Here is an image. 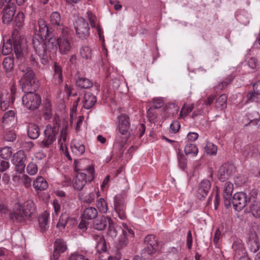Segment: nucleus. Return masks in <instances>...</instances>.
<instances>
[{
  "instance_id": "1",
  "label": "nucleus",
  "mask_w": 260,
  "mask_h": 260,
  "mask_svg": "<svg viewBox=\"0 0 260 260\" xmlns=\"http://www.w3.org/2000/svg\"><path fill=\"white\" fill-rule=\"evenodd\" d=\"M36 30L38 28V34L36 35L32 38V43L34 48H36L40 54L44 55V44L42 41L46 39L49 36V28L46 22L42 18L38 20L37 25L35 27Z\"/></svg>"
},
{
  "instance_id": "2",
  "label": "nucleus",
  "mask_w": 260,
  "mask_h": 260,
  "mask_svg": "<svg viewBox=\"0 0 260 260\" xmlns=\"http://www.w3.org/2000/svg\"><path fill=\"white\" fill-rule=\"evenodd\" d=\"M60 126L58 117L54 118L53 123L46 125L44 132V138L39 145L41 148H49L56 141Z\"/></svg>"
},
{
  "instance_id": "3",
  "label": "nucleus",
  "mask_w": 260,
  "mask_h": 260,
  "mask_svg": "<svg viewBox=\"0 0 260 260\" xmlns=\"http://www.w3.org/2000/svg\"><path fill=\"white\" fill-rule=\"evenodd\" d=\"M61 34L57 38V45L61 54H68L72 49V42L70 39L69 29L67 27L61 28Z\"/></svg>"
},
{
  "instance_id": "4",
  "label": "nucleus",
  "mask_w": 260,
  "mask_h": 260,
  "mask_svg": "<svg viewBox=\"0 0 260 260\" xmlns=\"http://www.w3.org/2000/svg\"><path fill=\"white\" fill-rule=\"evenodd\" d=\"M17 95L15 84L13 83L10 87V93L5 92L0 94V107L2 110L5 111L12 104Z\"/></svg>"
},
{
  "instance_id": "5",
  "label": "nucleus",
  "mask_w": 260,
  "mask_h": 260,
  "mask_svg": "<svg viewBox=\"0 0 260 260\" xmlns=\"http://www.w3.org/2000/svg\"><path fill=\"white\" fill-rule=\"evenodd\" d=\"M22 100L23 104L29 110L37 109L41 104V98L40 95L35 92L25 93L22 96Z\"/></svg>"
},
{
  "instance_id": "6",
  "label": "nucleus",
  "mask_w": 260,
  "mask_h": 260,
  "mask_svg": "<svg viewBox=\"0 0 260 260\" xmlns=\"http://www.w3.org/2000/svg\"><path fill=\"white\" fill-rule=\"evenodd\" d=\"M45 42L44 40L42 41V43L44 44V55L40 54L36 48H34L36 53L38 54V57H39L41 62L43 64H46L47 63L48 59L47 55V51L49 52L54 51L57 49V39L56 40L54 38H50L47 40L45 39Z\"/></svg>"
},
{
  "instance_id": "7",
  "label": "nucleus",
  "mask_w": 260,
  "mask_h": 260,
  "mask_svg": "<svg viewBox=\"0 0 260 260\" xmlns=\"http://www.w3.org/2000/svg\"><path fill=\"white\" fill-rule=\"evenodd\" d=\"M28 204L26 206L18 205L16 210L11 213V218L17 222H22L29 218L32 212L28 208Z\"/></svg>"
},
{
  "instance_id": "8",
  "label": "nucleus",
  "mask_w": 260,
  "mask_h": 260,
  "mask_svg": "<svg viewBox=\"0 0 260 260\" xmlns=\"http://www.w3.org/2000/svg\"><path fill=\"white\" fill-rule=\"evenodd\" d=\"M76 35L78 37L84 39L89 35V27L87 21L83 17L78 18L74 23Z\"/></svg>"
},
{
  "instance_id": "9",
  "label": "nucleus",
  "mask_w": 260,
  "mask_h": 260,
  "mask_svg": "<svg viewBox=\"0 0 260 260\" xmlns=\"http://www.w3.org/2000/svg\"><path fill=\"white\" fill-rule=\"evenodd\" d=\"M12 45H10V47H6L4 45L3 48V53L5 54L11 53L12 50V45L13 46V50L15 53V55L18 59L21 58L22 56V49L21 46V41L19 37H15V32L12 34Z\"/></svg>"
},
{
  "instance_id": "10",
  "label": "nucleus",
  "mask_w": 260,
  "mask_h": 260,
  "mask_svg": "<svg viewBox=\"0 0 260 260\" xmlns=\"http://www.w3.org/2000/svg\"><path fill=\"white\" fill-rule=\"evenodd\" d=\"M235 167L230 163L226 162L223 164L219 169L217 177L219 180L222 182L232 177L236 172Z\"/></svg>"
},
{
  "instance_id": "11",
  "label": "nucleus",
  "mask_w": 260,
  "mask_h": 260,
  "mask_svg": "<svg viewBox=\"0 0 260 260\" xmlns=\"http://www.w3.org/2000/svg\"><path fill=\"white\" fill-rule=\"evenodd\" d=\"M248 199L247 194L244 192L235 193L232 200L234 209L238 211L242 210L246 206Z\"/></svg>"
},
{
  "instance_id": "12",
  "label": "nucleus",
  "mask_w": 260,
  "mask_h": 260,
  "mask_svg": "<svg viewBox=\"0 0 260 260\" xmlns=\"http://www.w3.org/2000/svg\"><path fill=\"white\" fill-rule=\"evenodd\" d=\"M26 156L25 152L19 150L13 155V164L16 166V171L22 173L24 171Z\"/></svg>"
},
{
  "instance_id": "13",
  "label": "nucleus",
  "mask_w": 260,
  "mask_h": 260,
  "mask_svg": "<svg viewBox=\"0 0 260 260\" xmlns=\"http://www.w3.org/2000/svg\"><path fill=\"white\" fill-rule=\"evenodd\" d=\"M125 209V204L122 197L116 196L114 198V209L121 219H125L126 217Z\"/></svg>"
},
{
  "instance_id": "14",
  "label": "nucleus",
  "mask_w": 260,
  "mask_h": 260,
  "mask_svg": "<svg viewBox=\"0 0 260 260\" xmlns=\"http://www.w3.org/2000/svg\"><path fill=\"white\" fill-rule=\"evenodd\" d=\"M22 89L24 92L28 93L35 92L36 87L35 86V74L28 77H22L21 79Z\"/></svg>"
},
{
  "instance_id": "15",
  "label": "nucleus",
  "mask_w": 260,
  "mask_h": 260,
  "mask_svg": "<svg viewBox=\"0 0 260 260\" xmlns=\"http://www.w3.org/2000/svg\"><path fill=\"white\" fill-rule=\"evenodd\" d=\"M67 249L66 242L62 239L56 240L54 244V251L53 257L54 260H57L60 254L63 253Z\"/></svg>"
},
{
  "instance_id": "16",
  "label": "nucleus",
  "mask_w": 260,
  "mask_h": 260,
  "mask_svg": "<svg viewBox=\"0 0 260 260\" xmlns=\"http://www.w3.org/2000/svg\"><path fill=\"white\" fill-rule=\"evenodd\" d=\"M211 186V182L208 179H204L201 182L198 190V197L200 200L207 195L210 190Z\"/></svg>"
},
{
  "instance_id": "17",
  "label": "nucleus",
  "mask_w": 260,
  "mask_h": 260,
  "mask_svg": "<svg viewBox=\"0 0 260 260\" xmlns=\"http://www.w3.org/2000/svg\"><path fill=\"white\" fill-rule=\"evenodd\" d=\"M130 127L129 118L125 114H121L119 117V131L122 135H126Z\"/></svg>"
},
{
  "instance_id": "18",
  "label": "nucleus",
  "mask_w": 260,
  "mask_h": 260,
  "mask_svg": "<svg viewBox=\"0 0 260 260\" xmlns=\"http://www.w3.org/2000/svg\"><path fill=\"white\" fill-rule=\"evenodd\" d=\"M234 189L233 183L230 182H226L223 187V200L225 206L228 207L231 204L232 193Z\"/></svg>"
},
{
  "instance_id": "19",
  "label": "nucleus",
  "mask_w": 260,
  "mask_h": 260,
  "mask_svg": "<svg viewBox=\"0 0 260 260\" xmlns=\"http://www.w3.org/2000/svg\"><path fill=\"white\" fill-rule=\"evenodd\" d=\"M253 88V92H249L247 93V99L249 101L260 103V81L254 84Z\"/></svg>"
},
{
  "instance_id": "20",
  "label": "nucleus",
  "mask_w": 260,
  "mask_h": 260,
  "mask_svg": "<svg viewBox=\"0 0 260 260\" xmlns=\"http://www.w3.org/2000/svg\"><path fill=\"white\" fill-rule=\"evenodd\" d=\"M96 102V98L89 92L85 93L82 101L83 106L86 109L91 108Z\"/></svg>"
},
{
  "instance_id": "21",
  "label": "nucleus",
  "mask_w": 260,
  "mask_h": 260,
  "mask_svg": "<svg viewBox=\"0 0 260 260\" xmlns=\"http://www.w3.org/2000/svg\"><path fill=\"white\" fill-rule=\"evenodd\" d=\"M249 202L250 203L249 208L253 216L256 218L260 217V202L255 197L249 198Z\"/></svg>"
},
{
  "instance_id": "22",
  "label": "nucleus",
  "mask_w": 260,
  "mask_h": 260,
  "mask_svg": "<svg viewBox=\"0 0 260 260\" xmlns=\"http://www.w3.org/2000/svg\"><path fill=\"white\" fill-rule=\"evenodd\" d=\"M53 81L55 84L59 85L63 81L62 68L57 63L55 62L53 65Z\"/></svg>"
},
{
  "instance_id": "23",
  "label": "nucleus",
  "mask_w": 260,
  "mask_h": 260,
  "mask_svg": "<svg viewBox=\"0 0 260 260\" xmlns=\"http://www.w3.org/2000/svg\"><path fill=\"white\" fill-rule=\"evenodd\" d=\"M15 14V8L13 6H8L3 11V22L9 24L13 19Z\"/></svg>"
},
{
  "instance_id": "24",
  "label": "nucleus",
  "mask_w": 260,
  "mask_h": 260,
  "mask_svg": "<svg viewBox=\"0 0 260 260\" xmlns=\"http://www.w3.org/2000/svg\"><path fill=\"white\" fill-rule=\"evenodd\" d=\"M15 122V112L13 110H9L3 116V125L6 128H10Z\"/></svg>"
},
{
  "instance_id": "25",
  "label": "nucleus",
  "mask_w": 260,
  "mask_h": 260,
  "mask_svg": "<svg viewBox=\"0 0 260 260\" xmlns=\"http://www.w3.org/2000/svg\"><path fill=\"white\" fill-rule=\"evenodd\" d=\"M87 175L84 173H78L76 176L74 187L77 190H81L87 182Z\"/></svg>"
},
{
  "instance_id": "26",
  "label": "nucleus",
  "mask_w": 260,
  "mask_h": 260,
  "mask_svg": "<svg viewBox=\"0 0 260 260\" xmlns=\"http://www.w3.org/2000/svg\"><path fill=\"white\" fill-rule=\"evenodd\" d=\"M98 213L96 209L93 207L86 208L82 214V217L84 219L91 220L95 218Z\"/></svg>"
},
{
  "instance_id": "27",
  "label": "nucleus",
  "mask_w": 260,
  "mask_h": 260,
  "mask_svg": "<svg viewBox=\"0 0 260 260\" xmlns=\"http://www.w3.org/2000/svg\"><path fill=\"white\" fill-rule=\"evenodd\" d=\"M48 186L46 180L42 176L38 177L33 182V187L36 190H44Z\"/></svg>"
},
{
  "instance_id": "28",
  "label": "nucleus",
  "mask_w": 260,
  "mask_h": 260,
  "mask_svg": "<svg viewBox=\"0 0 260 260\" xmlns=\"http://www.w3.org/2000/svg\"><path fill=\"white\" fill-rule=\"evenodd\" d=\"M28 136L31 139H36L40 135V129L38 125L29 123L27 129Z\"/></svg>"
},
{
  "instance_id": "29",
  "label": "nucleus",
  "mask_w": 260,
  "mask_h": 260,
  "mask_svg": "<svg viewBox=\"0 0 260 260\" xmlns=\"http://www.w3.org/2000/svg\"><path fill=\"white\" fill-rule=\"evenodd\" d=\"M50 22L53 27H63L61 19L60 14L58 12L55 11L51 13L50 16Z\"/></svg>"
},
{
  "instance_id": "30",
  "label": "nucleus",
  "mask_w": 260,
  "mask_h": 260,
  "mask_svg": "<svg viewBox=\"0 0 260 260\" xmlns=\"http://www.w3.org/2000/svg\"><path fill=\"white\" fill-rule=\"evenodd\" d=\"M76 85L80 88H89L92 86L93 83L89 79L80 77L76 80Z\"/></svg>"
},
{
  "instance_id": "31",
  "label": "nucleus",
  "mask_w": 260,
  "mask_h": 260,
  "mask_svg": "<svg viewBox=\"0 0 260 260\" xmlns=\"http://www.w3.org/2000/svg\"><path fill=\"white\" fill-rule=\"evenodd\" d=\"M109 222V219L105 217H102L100 219H97L94 221L93 228L99 231H102L105 229L108 223Z\"/></svg>"
},
{
  "instance_id": "32",
  "label": "nucleus",
  "mask_w": 260,
  "mask_h": 260,
  "mask_svg": "<svg viewBox=\"0 0 260 260\" xmlns=\"http://www.w3.org/2000/svg\"><path fill=\"white\" fill-rule=\"evenodd\" d=\"M72 152L77 155H81L85 152V147L83 144L79 142H73L71 146Z\"/></svg>"
},
{
  "instance_id": "33",
  "label": "nucleus",
  "mask_w": 260,
  "mask_h": 260,
  "mask_svg": "<svg viewBox=\"0 0 260 260\" xmlns=\"http://www.w3.org/2000/svg\"><path fill=\"white\" fill-rule=\"evenodd\" d=\"M79 197L82 202L88 204L92 203L95 199V194L93 192L85 193L83 192H80L79 193Z\"/></svg>"
},
{
  "instance_id": "34",
  "label": "nucleus",
  "mask_w": 260,
  "mask_h": 260,
  "mask_svg": "<svg viewBox=\"0 0 260 260\" xmlns=\"http://www.w3.org/2000/svg\"><path fill=\"white\" fill-rule=\"evenodd\" d=\"M48 215L45 213L40 216L38 218L39 227L42 232L45 231L47 229Z\"/></svg>"
},
{
  "instance_id": "35",
  "label": "nucleus",
  "mask_w": 260,
  "mask_h": 260,
  "mask_svg": "<svg viewBox=\"0 0 260 260\" xmlns=\"http://www.w3.org/2000/svg\"><path fill=\"white\" fill-rule=\"evenodd\" d=\"M226 95L222 94L216 100L215 103V106L217 109L222 110L226 107Z\"/></svg>"
},
{
  "instance_id": "36",
  "label": "nucleus",
  "mask_w": 260,
  "mask_h": 260,
  "mask_svg": "<svg viewBox=\"0 0 260 260\" xmlns=\"http://www.w3.org/2000/svg\"><path fill=\"white\" fill-rule=\"evenodd\" d=\"M133 237H129L128 235H125V234H122L120 236L116 244V248L117 249H121L126 247L128 243V239Z\"/></svg>"
},
{
  "instance_id": "37",
  "label": "nucleus",
  "mask_w": 260,
  "mask_h": 260,
  "mask_svg": "<svg viewBox=\"0 0 260 260\" xmlns=\"http://www.w3.org/2000/svg\"><path fill=\"white\" fill-rule=\"evenodd\" d=\"M158 247H154L147 245V247L144 248L141 252L142 257L144 258H149V256L154 253Z\"/></svg>"
},
{
  "instance_id": "38",
  "label": "nucleus",
  "mask_w": 260,
  "mask_h": 260,
  "mask_svg": "<svg viewBox=\"0 0 260 260\" xmlns=\"http://www.w3.org/2000/svg\"><path fill=\"white\" fill-rule=\"evenodd\" d=\"M12 148L10 147H4L0 149V156L2 158L7 160L12 156Z\"/></svg>"
},
{
  "instance_id": "39",
  "label": "nucleus",
  "mask_w": 260,
  "mask_h": 260,
  "mask_svg": "<svg viewBox=\"0 0 260 260\" xmlns=\"http://www.w3.org/2000/svg\"><path fill=\"white\" fill-rule=\"evenodd\" d=\"M184 152L186 155L193 154L197 155L198 153V149L194 144H187L184 147Z\"/></svg>"
},
{
  "instance_id": "40",
  "label": "nucleus",
  "mask_w": 260,
  "mask_h": 260,
  "mask_svg": "<svg viewBox=\"0 0 260 260\" xmlns=\"http://www.w3.org/2000/svg\"><path fill=\"white\" fill-rule=\"evenodd\" d=\"M80 54L83 58L86 59H91L92 51L88 46H83L80 49Z\"/></svg>"
},
{
  "instance_id": "41",
  "label": "nucleus",
  "mask_w": 260,
  "mask_h": 260,
  "mask_svg": "<svg viewBox=\"0 0 260 260\" xmlns=\"http://www.w3.org/2000/svg\"><path fill=\"white\" fill-rule=\"evenodd\" d=\"M19 71L22 73V77H28L35 74L31 69L25 66L24 64L19 65Z\"/></svg>"
},
{
  "instance_id": "42",
  "label": "nucleus",
  "mask_w": 260,
  "mask_h": 260,
  "mask_svg": "<svg viewBox=\"0 0 260 260\" xmlns=\"http://www.w3.org/2000/svg\"><path fill=\"white\" fill-rule=\"evenodd\" d=\"M194 108L193 104H184L180 113V118H183L190 113Z\"/></svg>"
},
{
  "instance_id": "43",
  "label": "nucleus",
  "mask_w": 260,
  "mask_h": 260,
  "mask_svg": "<svg viewBox=\"0 0 260 260\" xmlns=\"http://www.w3.org/2000/svg\"><path fill=\"white\" fill-rule=\"evenodd\" d=\"M256 114L257 117L255 118H254V116L251 114L247 115L245 117V120L249 121L248 123L245 124V125L248 126L251 125H256L260 120V116L257 113H256Z\"/></svg>"
},
{
  "instance_id": "44",
  "label": "nucleus",
  "mask_w": 260,
  "mask_h": 260,
  "mask_svg": "<svg viewBox=\"0 0 260 260\" xmlns=\"http://www.w3.org/2000/svg\"><path fill=\"white\" fill-rule=\"evenodd\" d=\"M144 242L146 245L154 247H158L157 241L155 236L153 235H147L145 238Z\"/></svg>"
},
{
  "instance_id": "45",
  "label": "nucleus",
  "mask_w": 260,
  "mask_h": 260,
  "mask_svg": "<svg viewBox=\"0 0 260 260\" xmlns=\"http://www.w3.org/2000/svg\"><path fill=\"white\" fill-rule=\"evenodd\" d=\"M97 208L101 213H105L108 211V205L103 198H100L97 202Z\"/></svg>"
},
{
  "instance_id": "46",
  "label": "nucleus",
  "mask_w": 260,
  "mask_h": 260,
  "mask_svg": "<svg viewBox=\"0 0 260 260\" xmlns=\"http://www.w3.org/2000/svg\"><path fill=\"white\" fill-rule=\"evenodd\" d=\"M25 16L23 12H19L15 18V26L18 28L22 27L24 24Z\"/></svg>"
},
{
  "instance_id": "47",
  "label": "nucleus",
  "mask_w": 260,
  "mask_h": 260,
  "mask_svg": "<svg viewBox=\"0 0 260 260\" xmlns=\"http://www.w3.org/2000/svg\"><path fill=\"white\" fill-rule=\"evenodd\" d=\"M234 76L230 75L224 81L219 82L215 87L219 90H222L232 82Z\"/></svg>"
},
{
  "instance_id": "48",
  "label": "nucleus",
  "mask_w": 260,
  "mask_h": 260,
  "mask_svg": "<svg viewBox=\"0 0 260 260\" xmlns=\"http://www.w3.org/2000/svg\"><path fill=\"white\" fill-rule=\"evenodd\" d=\"M3 64L6 71H10L14 67V59L11 57H7L4 59Z\"/></svg>"
},
{
  "instance_id": "49",
  "label": "nucleus",
  "mask_w": 260,
  "mask_h": 260,
  "mask_svg": "<svg viewBox=\"0 0 260 260\" xmlns=\"http://www.w3.org/2000/svg\"><path fill=\"white\" fill-rule=\"evenodd\" d=\"M205 149L207 153L211 155H215L217 153V147L212 143L208 142L206 143Z\"/></svg>"
},
{
  "instance_id": "50",
  "label": "nucleus",
  "mask_w": 260,
  "mask_h": 260,
  "mask_svg": "<svg viewBox=\"0 0 260 260\" xmlns=\"http://www.w3.org/2000/svg\"><path fill=\"white\" fill-rule=\"evenodd\" d=\"M68 128V125H66L64 126L61 129L60 138L58 140V144L60 145V146H62L64 142L66 141L67 140V129Z\"/></svg>"
},
{
  "instance_id": "51",
  "label": "nucleus",
  "mask_w": 260,
  "mask_h": 260,
  "mask_svg": "<svg viewBox=\"0 0 260 260\" xmlns=\"http://www.w3.org/2000/svg\"><path fill=\"white\" fill-rule=\"evenodd\" d=\"M177 159L180 168L184 169L187 165V159L185 156L183 154L178 152Z\"/></svg>"
},
{
  "instance_id": "52",
  "label": "nucleus",
  "mask_w": 260,
  "mask_h": 260,
  "mask_svg": "<svg viewBox=\"0 0 260 260\" xmlns=\"http://www.w3.org/2000/svg\"><path fill=\"white\" fill-rule=\"evenodd\" d=\"M247 64L250 69L256 70L259 65V62L257 58L251 57L248 60Z\"/></svg>"
},
{
  "instance_id": "53",
  "label": "nucleus",
  "mask_w": 260,
  "mask_h": 260,
  "mask_svg": "<svg viewBox=\"0 0 260 260\" xmlns=\"http://www.w3.org/2000/svg\"><path fill=\"white\" fill-rule=\"evenodd\" d=\"M69 218V217L67 214L66 213L62 214L59 218V221L57 224V226H61L64 228L68 222Z\"/></svg>"
},
{
  "instance_id": "54",
  "label": "nucleus",
  "mask_w": 260,
  "mask_h": 260,
  "mask_svg": "<svg viewBox=\"0 0 260 260\" xmlns=\"http://www.w3.org/2000/svg\"><path fill=\"white\" fill-rule=\"evenodd\" d=\"M26 170L28 174L33 175L37 173L38 168L36 164L34 162H30L26 168Z\"/></svg>"
},
{
  "instance_id": "55",
  "label": "nucleus",
  "mask_w": 260,
  "mask_h": 260,
  "mask_svg": "<svg viewBox=\"0 0 260 260\" xmlns=\"http://www.w3.org/2000/svg\"><path fill=\"white\" fill-rule=\"evenodd\" d=\"M151 107H154L156 109L161 108L164 105V102L160 98H154L152 101Z\"/></svg>"
},
{
  "instance_id": "56",
  "label": "nucleus",
  "mask_w": 260,
  "mask_h": 260,
  "mask_svg": "<svg viewBox=\"0 0 260 260\" xmlns=\"http://www.w3.org/2000/svg\"><path fill=\"white\" fill-rule=\"evenodd\" d=\"M156 110L154 107H150L147 110V114L150 121L157 118V114L156 112Z\"/></svg>"
},
{
  "instance_id": "57",
  "label": "nucleus",
  "mask_w": 260,
  "mask_h": 260,
  "mask_svg": "<svg viewBox=\"0 0 260 260\" xmlns=\"http://www.w3.org/2000/svg\"><path fill=\"white\" fill-rule=\"evenodd\" d=\"M44 113L46 115V118H49L51 115V104L50 101L46 100L44 106Z\"/></svg>"
},
{
  "instance_id": "58",
  "label": "nucleus",
  "mask_w": 260,
  "mask_h": 260,
  "mask_svg": "<svg viewBox=\"0 0 260 260\" xmlns=\"http://www.w3.org/2000/svg\"><path fill=\"white\" fill-rule=\"evenodd\" d=\"M249 242L252 246H256V248L253 250L254 252H256L259 249L260 245L258 242L256 235H252V237H250Z\"/></svg>"
},
{
  "instance_id": "59",
  "label": "nucleus",
  "mask_w": 260,
  "mask_h": 260,
  "mask_svg": "<svg viewBox=\"0 0 260 260\" xmlns=\"http://www.w3.org/2000/svg\"><path fill=\"white\" fill-rule=\"evenodd\" d=\"M88 19L92 27H96V17L91 12L88 11L87 12Z\"/></svg>"
},
{
  "instance_id": "60",
  "label": "nucleus",
  "mask_w": 260,
  "mask_h": 260,
  "mask_svg": "<svg viewBox=\"0 0 260 260\" xmlns=\"http://www.w3.org/2000/svg\"><path fill=\"white\" fill-rule=\"evenodd\" d=\"M69 260H89L87 257L83 254L78 253L72 254L69 257Z\"/></svg>"
},
{
  "instance_id": "61",
  "label": "nucleus",
  "mask_w": 260,
  "mask_h": 260,
  "mask_svg": "<svg viewBox=\"0 0 260 260\" xmlns=\"http://www.w3.org/2000/svg\"><path fill=\"white\" fill-rule=\"evenodd\" d=\"M122 225V234H125V235H128L129 237H134V233L131 229H129L125 223H123Z\"/></svg>"
},
{
  "instance_id": "62",
  "label": "nucleus",
  "mask_w": 260,
  "mask_h": 260,
  "mask_svg": "<svg viewBox=\"0 0 260 260\" xmlns=\"http://www.w3.org/2000/svg\"><path fill=\"white\" fill-rule=\"evenodd\" d=\"M95 248L99 253L106 251L107 247L105 240L96 244Z\"/></svg>"
},
{
  "instance_id": "63",
  "label": "nucleus",
  "mask_w": 260,
  "mask_h": 260,
  "mask_svg": "<svg viewBox=\"0 0 260 260\" xmlns=\"http://www.w3.org/2000/svg\"><path fill=\"white\" fill-rule=\"evenodd\" d=\"M180 127V123L177 120L173 121L170 125V129L174 133H177L179 131Z\"/></svg>"
},
{
  "instance_id": "64",
  "label": "nucleus",
  "mask_w": 260,
  "mask_h": 260,
  "mask_svg": "<svg viewBox=\"0 0 260 260\" xmlns=\"http://www.w3.org/2000/svg\"><path fill=\"white\" fill-rule=\"evenodd\" d=\"M198 137H199L198 134L197 133H194V132H190L188 134V135L187 136V140L190 142L195 141L196 140H197Z\"/></svg>"
}]
</instances>
